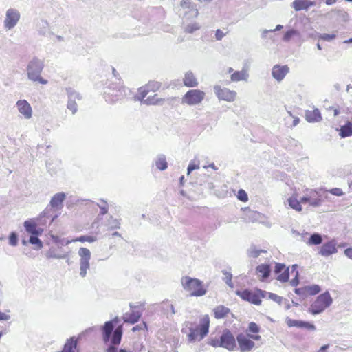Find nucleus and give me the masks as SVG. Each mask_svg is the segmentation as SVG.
<instances>
[{
	"instance_id": "nucleus-46",
	"label": "nucleus",
	"mask_w": 352,
	"mask_h": 352,
	"mask_svg": "<svg viewBox=\"0 0 352 352\" xmlns=\"http://www.w3.org/2000/svg\"><path fill=\"white\" fill-rule=\"evenodd\" d=\"M300 320H293L291 318H287L286 319V323L288 327H298Z\"/></svg>"
},
{
	"instance_id": "nucleus-36",
	"label": "nucleus",
	"mask_w": 352,
	"mask_h": 352,
	"mask_svg": "<svg viewBox=\"0 0 352 352\" xmlns=\"http://www.w3.org/2000/svg\"><path fill=\"white\" fill-rule=\"evenodd\" d=\"M97 240L96 236H80L79 237H77L75 239H73L72 241L74 242H89V243H93Z\"/></svg>"
},
{
	"instance_id": "nucleus-47",
	"label": "nucleus",
	"mask_w": 352,
	"mask_h": 352,
	"mask_svg": "<svg viewBox=\"0 0 352 352\" xmlns=\"http://www.w3.org/2000/svg\"><path fill=\"white\" fill-rule=\"evenodd\" d=\"M329 192L336 196H342L344 193L341 188H334L329 190Z\"/></svg>"
},
{
	"instance_id": "nucleus-38",
	"label": "nucleus",
	"mask_w": 352,
	"mask_h": 352,
	"mask_svg": "<svg viewBox=\"0 0 352 352\" xmlns=\"http://www.w3.org/2000/svg\"><path fill=\"white\" fill-rule=\"evenodd\" d=\"M298 328H305L309 330L314 331L316 329V327L312 323L305 322V321H299Z\"/></svg>"
},
{
	"instance_id": "nucleus-40",
	"label": "nucleus",
	"mask_w": 352,
	"mask_h": 352,
	"mask_svg": "<svg viewBox=\"0 0 352 352\" xmlns=\"http://www.w3.org/2000/svg\"><path fill=\"white\" fill-rule=\"evenodd\" d=\"M237 199L243 202H247L248 201V196L244 190L240 189L237 193Z\"/></svg>"
},
{
	"instance_id": "nucleus-62",
	"label": "nucleus",
	"mask_w": 352,
	"mask_h": 352,
	"mask_svg": "<svg viewBox=\"0 0 352 352\" xmlns=\"http://www.w3.org/2000/svg\"><path fill=\"white\" fill-rule=\"evenodd\" d=\"M282 28H283V26H282V25H278L276 26V30H280Z\"/></svg>"
},
{
	"instance_id": "nucleus-19",
	"label": "nucleus",
	"mask_w": 352,
	"mask_h": 352,
	"mask_svg": "<svg viewBox=\"0 0 352 352\" xmlns=\"http://www.w3.org/2000/svg\"><path fill=\"white\" fill-rule=\"evenodd\" d=\"M289 68L287 65H276L272 68V76L278 81L282 80L289 72Z\"/></svg>"
},
{
	"instance_id": "nucleus-59",
	"label": "nucleus",
	"mask_w": 352,
	"mask_h": 352,
	"mask_svg": "<svg viewBox=\"0 0 352 352\" xmlns=\"http://www.w3.org/2000/svg\"><path fill=\"white\" fill-rule=\"evenodd\" d=\"M300 122V120L298 118H295L294 120V122H293V126H296Z\"/></svg>"
},
{
	"instance_id": "nucleus-57",
	"label": "nucleus",
	"mask_w": 352,
	"mask_h": 352,
	"mask_svg": "<svg viewBox=\"0 0 352 352\" xmlns=\"http://www.w3.org/2000/svg\"><path fill=\"white\" fill-rule=\"evenodd\" d=\"M329 347V344L323 345L319 350V352H326L327 349Z\"/></svg>"
},
{
	"instance_id": "nucleus-3",
	"label": "nucleus",
	"mask_w": 352,
	"mask_h": 352,
	"mask_svg": "<svg viewBox=\"0 0 352 352\" xmlns=\"http://www.w3.org/2000/svg\"><path fill=\"white\" fill-rule=\"evenodd\" d=\"M117 318L107 321L101 328L102 340L104 343L109 341L114 345L120 344L122 336V326L119 325L115 329Z\"/></svg>"
},
{
	"instance_id": "nucleus-14",
	"label": "nucleus",
	"mask_w": 352,
	"mask_h": 352,
	"mask_svg": "<svg viewBox=\"0 0 352 352\" xmlns=\"http://www.w3.org/2000/svg\"><path fill=\"white\" fill-rule=\"evenodd\" d=\"M276 279L280 283H286L289 280V268L283 263H276L274 269Z\"/></svg>"
},
{
	"instance_id": "nucleus-2",
	"label": "nucleus",
	"mask_w": 352,
	"mask_h": 352,
	"mask_svg": "<svg viewBox=\"0 0 352 352\" xmlns=\"http://www.w3.org/2000/svg\"><path fill=\"white\" fill-rule=\"evenodd\" d=\"M161 87L162 83L160 82L150 80L138 89L135 98L147 105L159 104L163 101V99L159 98L157 94H154L153 95L149 94L155 93L159 91Z\"/></svg>"
},
{
	"instance_id": "nucleus-39",
	"label": "nucleus",
	"mask_w": 352,
	"mask_h": 352,
	"mask_svg": "<svg viewBox=\"0 0 352 352\" xmlns=\"http://www.w3.org/2000/svg\"><path fill=\"white\" fill-rule=\"evenodd\" d=\"M261 217V214L256 211H250L247 215L248 221L254 222Z\"/></svg>"
},
{
	"instance_id": "nucleus-4",
	"label": "nucleus",
	"mask_w": 352,
	"mask_h": 352,
	"mask_svg": "<svg viewBox=\"0 0 352 352\" xmlns=\"http://www.w3.org/2000/svg\"><path fill=\"white\" fill-rule=\"evenodd\" d=\"M181 283L184 289L190 296H202L207 292V289L203 282L197 278L185 276L182 278Z\"/></svg>"
},
{
	"instance_id": "nucleus-11",
	"label": "nucleus",
	"mask_w": 352,
	"mask_h": 352,
	"mask_svg": "<svg viewBox=\"0 0 352 352\" xmlns=\"http://www.w3.org/2000/svg\"><path fill=\"white\" fill-rule=\"evenodd\" d=\"M214 91L219 100L227 102H233L236 98V92L234 90H230L228 88L215 86Z\"/></svg>"
},
{
	"instance_id": "nucleus-10",
	"label": "nucleus",
	"mask_w": 352,
	"mask_h": 352,
	"mask_svg": "<svg viewBox=\"0 0 352 352\" xmlns=\"http://www.w3.org/2000/svg\"><path fill=\"white\" fill-rule=\"evenodd\" d=\"M236 294L243 300L256 305H259L261 303V299L264 297L261 290L252 291L250 289H244L242 291H236Z\"/></svg>"
},
{
	"instance_id": "nucleus-44",
	"label": "nucleus",
	"mask_w": 352,
	"mask_h": 352,
	"mask_svg": "<svg viewBox=\"0 0 352 352\" xmlns=\"http://www.w3.org/2000/svg\"><path fill=\"white\" fill-rule=\"evenodd\" d=\"M262 252H265V251L252 248L249 251V256L252 258H257Z\"/></svg>"
},
{
	"instance_id": "nucleus-30",
	"label": "nucleus",
	"mask_w": 352,
	"mask_h": 352,
	"mask_svg": "<svg viewBox=\"0 0 352 352\" xmlns=\"http://www.w3.org/2000/svg\"><path fill=\"white\" fill-rule=\"evenodd\" d=\"M340 136L342 138L352 136V123L347 122L346 124L340 129Z\"/></svg>"
},
{
	"instance_id": "nucleus-31",
	"label": "nucleus",
	"mask_w": 352,
	"mask_h": 352,
	"mask_svg": "<svg viewBox=\"0 0 352 352\" xmlns=\"http://www.w3.org/2000/svg\"><path fill=\"white\" fill-rule=\"evenodd\" d=\"M180 6L183 9H191L193 11V15L197 17L199 15V11L194 6L190 0H182L180 3Z\"/></svg>"
},
{
	"instance_id": "nucleus-64",
	"label": "nucleus",
	"mask_w": 352,
	"mask_h": 352,
	"mask_svg": "<svg viewBox=\"0 0 352 352\" xmlns=\"http://www.w3.org/2000/svg\"><path fill=\"white\" fill-rule=\"evenodd\" d=\"M113 74H114L115 76H116L117 72L115 69H113Z\"/></svg>"
},
{
	"instance_id": "nucleus-25",
	"label": "nucleus",
	"mask_w": 352,
	"mask_h": 352,
	"mask_svg": "<svg viewBox=\"0 0 352 352\" xmlns=\"http://www.w3.org/2000/svg\"><path fill=\"white\" fill-rule=\"evenodd\" d=\"M24 226L26 231L32 235H40L43 231L42 229L37 228V224L32 220L25 221Z\"/></svg>"
},
{
	"instance_id": "nucleus-49",
	"label": "nucleus",
	"mask_w": 352,
	"mask_h": 352,
	"mask_svg": "<svg viewBox=\"0 0 352 352\" xmlns=\"http://www.w3.org/2000/svg\"><path fill=\"white\" fill-rule=\"evenodd\" d=\"M225 280H226V283L229 286H230L231 287H233V284H232V275L230 274L227 273L226 274Z\"/></svg>"
},
{
	"instance_id": "nucleus-9",
	"label": "nucleus",
	"mask_w": 352,
	"mask_h": 352,
	"mask_svg": "<svg viewBox=\"0 0 352 352\" xmlns=\"http://www.w3.org/2000/svg\"><path fill=\"white\" fill-rule=\"evenodd\" d=\"M327 198L326 194H322L320 191L311 189L308 190V194L301 198L302 204L308 203L311 206L318 207L321 206L324 199Z\"/></svg>"
},
{
	"instance_id": "nucleus-26",
	"label": "nucleus",
	"mask_w": 352,
	"mask_h": 352,
	"mask_svg": "<svg viewBox=\"0 0 352 352\" xmlns=\"http://www.w3.org/2000/svg\"><path fill=\"white\" fill-rule=\"evenodd\" d=\"M212 311L216 319H221L228 316L230 310L223 305H219L214 307Z\"/></svg>"
},
{
	"instance_id": "nucleus-37",
	"label": "nucleus",
	"mask_w": 352,
	"mask_h": 352,
	"mask_svg": "<svg viewBox=\"0 0 352 352\" xmlns=\"http://www.w3.org/2000/svg\"><path fill=\"white\" fill-rule=\"evenodd\" d=\"M199 28H200L199 25L197 23H192V24L187 25L185 28L184 32L188 34H192L194 32H195L196 30H198Z\"/></svg>"
},
{
	"instance_id": "nucleus-60",
	"label": "nucleus",
	"mask_w": 352,
	"mask_h": 352,
	"mask_svg": "<svg viewBox=\"0 0 352 352\" xmlns=\"http://www.w3.org/2000/svg\"><path fill=\"white\" fill-rule=\"evenodd\" d=\"M107 213V208H105V207L101 208V214H105Z\"/></svg>"
},
{
	"instance_id": "nucleus-17",
	"label": "nucleus",
	"mask_w": 352,
	"mask_h": 352,
	"mask_svg": "<svg viewBox=\"0 0 352 352\" xmlns=\"http://www.w3.org/2000/svg\"><path fill=\"white\" fill-rule=\"evenodd\" d=\"M338 251L336 244L334 241H330L324 243L319 250V254L323 256L327 257L336 253Z\"/></svg>"
},
{
	"instance_id": "nucleus-7",
	"label": "nucleus",
	"mask_w": 352,
	"mask_h": 352,
	"mask_svg": "<svg viewBox=\"0 0 352 352\" xmlns=\"http://www.w3.org/2000/svg\"><path fill=\"white\" fill-rule=\"evenodd\" d=\"M43 68V63L37 59L32 60L28 67V76L30 79L41 84H46L47 81L41 76Z\"/></svg>"
},
{
	"instance_id": "nucleus-42",
	"label": "nucleus",
	"mask_w": 352,
	"mask_h": 352,
	"mask_svg": "<svg viewBox=\"0 0 352 352\" xmlns=\"http://www.w3.org/2000/svg\"><path fill=\"white\" fill-rule=\"evenodd\" d=\"M38 235H32L30 238V243L34 245H36L38 248H41L43 246L42 242L38 238Z\"/></svg>"
},
{
	"instance_id": "nucleus-45",
	"label": "nucleus",
	"mask_w": 352,
	"mask_h": 352,
	"mask_svg": "<svg viewBox=\"0 0 352 352\" xmlns=\"http://www.w3.org/2000/svg\"><path fill=\"white\" fill-rule=\"evenodd\" d=\"M18 243V238L17 235L14 232H12L9 236V243L12 245L15 246L17 245Z\"/></svg>"
},
{
	"instance_id": "nucleus-21",
	"label": "nucleus",
	"mask_w": 352,
	"mask_h": 352,
	"mask_svg": "<svg viewBox=\"0 0 352 352\" xmlns=\"http://www.w3.org/2000/svg\"><path fill=\"white\" fill-rule=\"evenodd\" d=\"M305 116L308 122H318L322 120L321 113L317 108L305 111Z\"/></svg>"
},
{
	"instance_id": "nucleus-29",
	"label": "nucleus",
	"mask_w": 352,
	"mask_h": 352,
	"mask_svg": "<svg viewBox=\"0 0 352 352\" xmlns=\"http://www.w3.org/2000/svg\"><path fill=\"white\" fill-rule=\"evenodd\" d=\"M302 203V202L301 201V199L300 201L298 199V196L296 194H294L288 199V204L289 206L294 210L298 212H300L302 210L301 206Z\"/></svg>"
},
{
	"instance_id": "nucleus-56",
	"label": "nucleus",
	"mask_w": 352,
	"mask_h": 352,
	"mask_svg": "<svg viewBox=\"0 0 352 352\" xmlns=\"http://www.w3.org/2000/svg\"><path fill=\"white\" fill-rule=\"evenodd\" d=\"M107 352H117V349L115 346H111L107 349Z\"/></svg>"
},
{
	"instance_id": "nucleus-43",
	"label": "nucleus",
	"mask_w": 352,
	"mask_h": 352,
	"mask_svg": "<svg viewBox=\"0 0 352 352\" xmlns=\"http://www.w3.org/2000/svg\"><path fill=\"white\" fill-rule=\"evenodd\" d=\"M67 108L72 111V113L74 114L75 113H76L77 111V104L75 102L74 100H72L70 99L69 101H68V103H67Z\"/></svg>"
},
{
	"instance_id": "nucleus-5",
	"label": "nucleus",
	"mask_w": 352,
	"mask_h": 352,
	"mask_svg": "<svg viewBox=\"0 0 352 352\" xmlns=\"http://www.w3.org/2000/svg\"><path fill=\"white\" fill-rule=\"evenodd\" d=\"M208 344L214 347H223L229 351H233L236 345V340L233 334L228 329H225L219 338H210Z\"/></svg>"
},
{
	"instance_id": "nucleus-15",
	"label": "nucleus",
	"mask_w": 352,
	"mask_h": 352,
	"mask_svg": "<svg viewBox=\"0 0 352 352\" xmlns=\"http://www.w3.org/2000/svg\"><path fill=\"white\" fill-rule=\"evenodd\" d=\"M20 17L19 13L12 9L7 11L6 18L5 20V26L9 29L13 28L19 21Z\"/></svg>"
},
{
	"instance_id": "nucleus-61",
	"label": "nucleus",
	"mask_w": 352,
	"mask_h": 352,
	"mask_svg": "<svg viewBox=\"0 0 352 352\" xmlns=\"http://www.w3.org/2000/svg\"><path fill=\"white\" fill-rule=\"evenodd\" d=\"M169 306H170V308H171V309H172V313H173V314H175V310H174V307H173V305H169Z\"/></svg>"
},
{
	"instance_id": "nucleus-32",
	"label": "nucleus",
	"mask_w": 352,
	"mask_h": 352,
	"mask_svg": "<svg viewBox=\"0 0 352 352\" xmlns=\"http://www.w3.org/2000/svg\"><path fill=\"white\" fill-rule=\"evenodd\" d=\"M247 78L248 74L245 70L234 72L231 75V80L234 82L245 80Z\"/></svg>"
},
{
	"instance_id": "nucleus-12",
	"label": "nucleus",
	"mask_w": 352,
	"mask_h": 352,
	"mask_svg": "<svg viewBox=\"0 0 352 352\" xmlns=\"http://www.w3.org/2000/svg\"><path fill=\"white\" fill-rule=\"evenodd\" d=\"M78 254L80 256V275L84 277L87 274V270L89 268L91 252L86 248H80Z\"/></svg>"
},
{
	"instance_id": "nucleus-20",
	"label": "nucleus",
	"mask_w": 352,
	"mask_h": 352,
	"mask_svg": "<svg viewBox=\"0 0 352 352\" xmlns=\"http://www.w3.org/2000/svg\"><path fill=\"white\" fill-rule=\"evenodd\" d=\"M321 289L318 285H307L298 288L296 290V293L299 294H303L305 296H314L318 294Z\"/></svg>"
},
{
	"instance_id": "nucleus-35",
	"label": "nucleus",
	"mask_w": 352,
	"mask_h": 352,
	"mask_svg": "<svg viewBox=\"0 0 352 352\" xmlns=\"http://www.w3.org/2000/svg\"><path fill=\"white\" fill-rule=\"evenodd\" d=\"M155 166L157 169L160 170H164L167 168L168 164L166 160V157L164 156H160L156 160H155Z\"/></svg>"
},
{
	"instance_id": "nucleus-24",
	"label": "nucleus",
	"mask_w": 352,
	"mask_h": 352,
	"mask_svg": "<svg viewBox=\"0 0 352 352\" xmlns=\"http://www.w3.org/2000/svg\"><path fill=\"white\" fill-rule=\"evenodd\" d=\"M271 272L270 265L268 264H261L258 265L256 268V273L262 281L267 278Z\"/></svg>"
},
{
	"instance_id": "nucleus-52",
	"label": "nucleus",
	"mask_w": 352,
	"mask_h": 352,
	"mask_svg": "<svg viewBox=\"0 0 352 352\" xmlns=\"http://www.w3.org/2000/svg\"><path fill=\"white\" fill-rule=\"evenodd\" d=\"M344 253L349 258L352 260V247L345 249Z\"/></svg>"
},
{
	"instance_id": "nucleus-51",
	"label": "nucleus",
	"mask_w": 352,
	"mask_h": 352,
	"mask_svg": "<svg viewBox=\"0 0 352 352\" xmlns=\"http://www.w3.org/2000/svg\"><path fill=\"white\" fill-rule=\"evenodd\" d=\"M199 168V165H196L195 164H190L188 166V174H189L190 172L195 169H198Z\"/></svg>"
},
{
	"instance_id": "nucleus-58",
	"label": "nucleus",
	"mask_w": 352,
	"mask_h": 352,
	"mask_svg": "<svg viewBox=\"0 0 352 352\" xmlns=\"http://www.w3.org/2000/svg\"><path fill=\"white\" fill-rule=\"evenodd\" d=\"M336 1L337 0H326L325 3L327 5L330 6L334 4Z\"/></svg>"
},
{
	"instance_id": "nucleus-54",
	"label": "nucleus",
	"mask_w": 352,
	"mask_h": 352,
	"mask_svg": "<svg viewBox=\"0 0 352 352\" xmlns=\"http://www.w3.org/2000/svg\"><path fill=\"white\" fill-rule=\"evenodd\" d=\"M142 327H145V328L146 327V324H145L144 322L142 324H141V325H137V326H135V327H133V329H132V330H133V331H138V330L142 329Z\"/></svg>"
},
{
	"instance_id": "nucleus-18",
	"label": "nucleus",
	"mask_w": 352,
	"mask_h": 352,
	"mask_svg": "<svg viewBox=\"0 0 352 352\" xmlns=\"http://www.w3.org/2000/svg\"><path fill=\"white\" fill-rule=\"evenodd\" d=\"M16 106L19 111L24 116L25 118L30 119L32 117V107L25 100H19L16 102Z\"/></svg>"
},
{
	"instance_id": "nucleus-13",
	"label": "nucleus",
	"mask_w": 352,
	"mask_h": 352,
	"mask_svg": "<svg viewBox=\"0 0 352 352\" xmlns=\"http://www.w3.org/2000/svg\"><path fill=\"white\" fill-rule=\"evenodd\" d=\"M236 340L242 352L250 351L255 346L253 340L250 338L248 335L240 333L237 336Z\"/></svg>"
},
{
	"instance_id": "nucleus-53",
	"label": "nucleus",
	"mask_w": 352,
	"mask_h": 352,
	"mask_svg": "<svg viewBox=\"0 0 352 352\" xmlns=\"http://www.w3.org/2000/svg\"><path fill=\"white\" fill-rule=\"evenodd\" d=\"M10 319V316L5 314V313H3V312H0V320H8Z\"/></svg>"
},
{
	"instance_id": "nucleus-16",
	"label": "nucleus",
	"mask_w": 352,
	"mask_h": 352,
	"mask_svg": "<svg viewBox=\"0 0 352 352\" xmlns=\"http://www.w3.org/2000/svg\"><path fill=\"white\" fill-rule=\"evenodd\" d=\"M261 331L260 326L254 322H250L246 329L247 335L253 340L260 341L261 336L259 335Z\"/></svg>"
},
{
	"instance_id": "nucleus-55",
	"label": "nucleus",
	"mask_w": 352,
	"mask_h": 352,
	"mask_svg": "<svg viewBox=\"0 0 352 352\" xmlns=\"http://www.w3.org/2000/svg\"><path fill=\"white\" fill-rule=\"evenodd\" d=\"M329 110L333 111L334 116H338L340 113L339 110L338 109H336V108L333 107H330L329 108Z\"/></svg>"
},
{
	"instance_id": "nucleus-1",
	"label": "nucleus",
	"mask_w": 352,
	"mask_h": 352,
	"mask_svg": "<svg viewBox=\"0 0 352 352\" xmlns=\"http://www.w3.org/2000/svg\"><path fill=\"white\" fill-rule=\"evenodd\" d=\"M210 322L209 316L204 315L198 322L186 321L182 332L187 335L188 340L190 342L201 341L209 332Z\"/></svg>"
},
{
	"instance_id": "nucleus-48",
	"label": "nucleus",
	"mask_w": 352,
	"mask_h": 352,
	"mask_svg": "<svg viewBox=\"0 0 352 352\" xmlns=\"http://www.w3.org/2000/svg\"><path fill=\"white\" fill-rule=\"evenodd\" d=\"M296 33L294 30H289L285 32L284 34L283 39L285 41H289L290 38Z\"/></svg>"
},
{
	"instance_id": "nucleus-27",
	"label": "nucleus",
	"mask_w": 352,
	"mask_h": 352,
	"mask_svg": "<svg viewBox=\"0 0 352 352\" xmlns=\"http://www.w3.org/2000/svg\"><path fill=\"white\" fill-rule=\"evenodd\" d=\"M65 199V195L63 192L56 193L53 196L50 201V204L53 208H61L63 202Z\"/></svg>"
},
{
	"instance_id": "nucleus-50",
	"label": "nucleus",
	"mask_w": 352,
	"mask_h": 352,
	"mask_svg": "<svg viewBox=\"0 0 352 352\" xmlns=\"http://www.w3.org/2000/svg\"><path fill=\"white\" fill-rule=\"evenodd\" d=\"M224 35L225 34L220 29L216 30L215 38L217 40H221Z\"/></svg>"
},
{
	"instance_id": "nucleus-63",
	"label": "nucleus",
	"mask_w": 352,
	"mask_h": 352,
	"mask_svg": "<svg viewBox=\"0 0 352 352\" xmlns=\"http://www.w3.org/2000/svg\"><path fill=\"white\" fill-rule=\"evenodd\" d=\"M228 73H232L233 72V69L232 67L228 68Z\"/></svg>"
},
{
	"instance_id": "nucleus-23",
	"label": "nucleus",
	"mask_w": 352,
	"mask_h": 352,
	"mask_svg": "<svg viewBox=\"0 0 352 352\" xmlns=\"http://www.w3.org/2000/svg\"><path fill=\"white\" fill-rule=\"evenodd\" d=\"M183 83L187 87H195L198 86L199 81L196 76L191 71H188L184 74Z\"/></svg>"
},
{
	"instance_id": "nucleus-6",
	"label": "nucleus",
	"mask_w": 352,
	"mask_h": 352,
	"mask_svg": "<svg viewBox=\"0 0 352 352\" xmlns=\"http://www.w3.org/2000/svg\"><path fill=\"white\" fill-rule=\"evenodd\" d=\"M333 302V299L329 292H325L319 295L311 305L309 312L313 315L318 314L329 307Z\"/></svg>"
},
{
	"instance_id": "nucleus-41",
	"label": "nucleus",
	"mask_w": 352,
	"mask_h": 352,
	"mask_svg": "<svg viewBox=\"0 0 352 352\" xmlns=\"http://www.w3.org/2000/svg\"><path fill=\"white\" fill-rule=\"evenodd\" d=\"M319 38H320L321 40L322 41H332L336 37V34H320L319 36H318Z\"/></svg>"
},
{
	"instance_id": "nucleus-22",
	"label": "nucleus",
	"mask_w": 352,
	"mask_h": 352,
	"mask_svg": "<svg viewBox=\"0 0 352 352\" xmlns=\"http://www.w3.org/2000/svg\"><path fill=\"white\" fill-rule=\"evenodd\" d=\"M316 3L310 0H294L292 4V7L296 11L307 10L309 8L314 6Z\"/></svg>"
},
{
	"instance_id": "nucleus-33",
	"label": "nucleus",
	"mask_w": 352,
	"mask_h": 352,
	"mask_svg": "<svg viewBox=\"0 0 352 352\" xmlns=\"http://www.w3.org/2000/svg\"><path fill=\"white\" fill-rule=\"evenodd\" d=\"M322 238L320 234L318 233L313 234L308 239L307 244L309 245H319L322 243Z\"/></svg>"
},
{
	"instance_id": "nucleus-34",
	"label": "nucleus",
	"mask_w": 352,
	"mask_h": 352,
	"mask_svg": "<svg viewBox=\"0 0 352 352\" xmlns=\"http://www.w3.org/2000/svg\"><path fill=\"white\" fill-rule=\"evenodd\" d=\"M153 352H173L172 346H169L164 343H159L153 349Z\"/></svg>"
},
{
	"instance_id": "nucleus-8",
	"label": "nucleus",
	"mask_w": 352,
	"mask_h": 352,
	"mask_svg": "<svg viewBox=\"0 0 352 352\" xmlns=\"http://www.w3.org/2000/svg\"><path fill=\"white\" fill-rule=\"evenodd\" d=\"M206 97V93L200 89H190L182 97L183 104L190 106L201 103Z\"/></svg>"
},
{
	"instance_id": "nucleus-28",
	"label": "nucleus",
	"mask_w": 352,
	"mask_h": 352,
	"mask_svg": "<svg viewBox=\"0 0 352 352\" xmlns=\"http://www.w3.org/2000/svg\"><path fill=\"white\" fill-rule=\"evenodd\" d=\"M140 316L141 315L138 311L132 310L124 315L123 320L125 322L134 324L139 320Z\"/></svg>"
}]
</instances>
